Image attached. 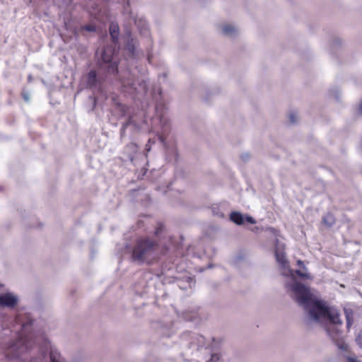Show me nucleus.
<instances>
[{"label":"nucleus","instance_id":"nucleus-6","mask_svg":"<svg viewBox=\"0 0 362 362\" xmlns=\"http://www.w3.org/2000/svg\"><path fill=\"white\" fill-rule=\"evenodd\" d=\"M98 85L97 72L95 70H90L87 76V86L90 88H95Z\"/></svg>","mask_w":362,"mask_h":362},{"label":"nucleus","instance_id":"nucleus-13","mask_svg":"<svg viewBox=\"0 0 362 362\" xmlns=\"http://www.w3.org/2000/svg\"><path fill=\"white\" fill-rule=\"evenodd\" d=\"M164 230V225L162 222H158L154 231L155 236H159Z\"/></svg>","mask_w":362,"mask_h":362},{"label":"nucleus","instance_id":"nucleus-19","mask_svg":"<svg viewBox=\"0 0 362 362\" xmlns=\"http://www.w3.org/2000/svg\"><path fill=\"white\" fill-rule=\"evenodd\" d=\"M122 86H123L124 88H126V87H127V86H130V88H132V86H134V83L132 82V81H128V82H126V81H122Z\"/></svg>","mask_w":362,"mask_h":362},{"label":"nucleus","instance_id":"nucleus-23","mask_svg":"<svg viewBox=\"0 0 362 362\" xmlns=\"http://www.w3.org/2000/svg\"><path fill=\"white\" fill-rule=\"evenodd\" d=\"M297 264H298L299 267H303V269H305V265H304V264H303V262L302 260L298 259V260L297 261Z\"/></svg>","mask_w":362,"mask_h":362},{"label":"nucleus","instance_id":"nucleus-21","mask_svg":"<svg viewBox=\"0 0 362 362\" xmlns=\"http://www.w3.org/2000/svg\"><path fill=\"white\" fill-rule=\"evenodd\" d=\"M348 362H360L356 356H349L347 358Z\"/></svg>","mask_w":362,"mask_h":362},{"label":"nucleus","instance_id":"nucleus-8","mask_svg":"<svg viewBox=\"0 0 362 362\" xmlns=\"http://www.w3.org/2000/svg\"><path fill=\"white\" fill-rule=\"evenodd\" d=\"M275 256L277 262L279 263L282 266V267L286 268L288 267V262L286 259L284 252H279L276 250L275 252Z\"/></svg>","mask_w":362,"mask_h":362},{"label":"nucleus","instance_id":"nucleus-2","mask_svg":"<svg viewBox=\"0 0 362 362\" xmlns=\"http://www.w3.org/2000/svg\"><path fill=\"white\" fill-rule=\"evenodd\" d=\"M165 249L160 246L158 240L150 237H141L136 240L132 249V258L140 263H150L165 255Z\"/></svg>","mask_w":362,"mask_h":362},{"label":"nucleus","instance_id":"nucleus-1","mask_svg":"<svg viewBox=\"0 0 362 362\" xmlns=\"http://www.w3.org/2000/svg\"><path fill=\"white\" fill-rule=\"evenodd\" d=\"M295 301L303 307L309 317L315 322L321 318L327 319L331 323L341 325L339 313L332 310L325 303L317 299L304 284L295 282L291 286Z\"/></svg>","mask_w":362,"mask_h":362},{"label":"nucleus","instance_id":"nucleus-7","mask_svg":"<svg viewBox=\"0 0 362 362\" xmlns=\"http://www.w3.org/2000/svg\"><path fill=\"white\" fill-rule=\"evenodd\" d=\"M139 146L135 143H129L125 146V151L128 153V157L131 160H133L134 156L137 153Z\"/></svg>","mask_w":362,"mask_h":362},{"label":"nucleus","instance_id":"nucleus-16","mask_svg":"<svg viewBox=\"0 0 362 362\" xmlns=\"http://www.w3.org/2000/svg\"><path fill=\"white\" fill-rule=\"evenodd\" d=\"M220 356L217 354H211V358L207 362H219Z\"/></svg>","mask_w":362,"mask_h":362},{"label":"nucleus","instance_id":"nucleus-22","mask_svg":"<svg viewBox=\"0 0 362 362\" xmlns=\"http://www.w3.org/2000/svg\"><path fill=\"white\" fill-rule=\"evenodd\" d=\"M289 119L291 123H294L296 122V115L294 113H291L289 115Z\"/></svg>","mask_w":362,"mask_h":362},{"label":"nucleus","instance_id":"nucleus-5","mask_svg":"<svg viewBox=\"0 0 362 362\" xmlns=\"http://www.w3.org/2000/svg\"><path fill=\"white\" fill-rule=\"evenodd\" d=\"M18 299L11 293H7L0 296V305L13 308L17 304Z\"/></svg>","mask_w":362,"mask_h":362},{"label":"nucleus","instance_id":"nucleus-24","mask_svg":"<svg viewBox=\"0 0 362 362\" xmlns=\"http://www.w3.org/2000/svg\"><path fill=\"white\" fill-rule=\"evenodd\" d=\"M358 111L361 114H362V102L361 103V104L358 107Z\"/></svg>","mask_w":362,"mask_h":362},{"label":"nucleus","instance_id":"nucleus-18","mask_svg":"<svg viewBox=\"0 0 362 362\" xmlns=\"http://www.w3.org/2000/svg\"><path fill=\"white\" fill-rule=\"evenodd\" d=\"M356 341L358 346L362 349V329L360 331V332L358 334Z\"/></svg>","mask_w":362,"mask_h":362},{"label":"nucleus","instance_id":"nucleus-4","mask_svg":"<svg viewBox=\"0 0 362 362\" xmlns=\"http://www.w3.org/2000/svg\"><path fill=\"white\" fill-rule=\"evenodd\" d=\"M113 54L114 49L107 46L103 49L101 59L105 64H107L106 67L107 73L115 74L118 72V64L112 61Z\"/></svg>","mask_w":362,"mask_h":362},{"label":"nucleus","instance_id":"nucleus-26","mask_svg":"<svg viewBox=\"0 0 362 362\" xmlns=\"http://www.w3.org/2000/svg\"><path fill=\"white\" fill-rule=\"evenodd\" d=\"M25 328V325H23V329Z\"/></svg>","mask_w":362,"mask_h":362},{"label":"nucleus","instance_id":"nucleus-14","mask_svg":"<svg viewBox=\"0 0 362 362\" xmlns=\"http://www.w3.org/2000/svg\"><path fill=\"white\" fill-rule=\"evenodd\" d=\"M235 31V29L231 25H225L223 27V33L226 35H230Z\"/></svg>","mask_w":362,"mask_h":362},{"label":"nucleus","instance_id":"nucleus-15","mask_svg":"<svg viewBox=\"0 0 362 362\" xmlns=\"http://www.w3.org/2000/svg\"><path fill=\"white\" fill-rule=\"evenodd\" d=\"M295 274L298 276H299L300 278H302V279H309L310 278L309 275L307 273L303 272H301L300 270H298V269H296L295 271Z\"/></svg>","mask_w":362,"mask_h":362},{"label":"nucleus","instance_id":"nucleus-12","mask_svg":"<svg viewBox=\"0 0 362 362\" xmlns=\"http://www.w3.org/2000/svg\"><path fill=\"white\" fill-rule=\"evenodd\" d=\"M50 362H61V355L55 351H50Z\"/></svg>","mask_w":362,"mask_h":362},{"label":"nucleus","instance_id":"nucleus-10","mask_svg":"<svg viewBox=\"0 0 362 362\" xmlns=\"http://www.w3.org/2000/svg\"><path fill=\"white\" fill-rule=\"evenodd\" d=\"M110 33L112 41L116 42L119 36V27L117 25L112 23L110 26Z\"/></svg>","mask_w":362,"mask_h":362},{"label":"nucleus","instance_id":"nucleus-25","mask_svg":"<svg viewBox=\"0 0 362 362\" xmlns=\"http://www.w3.org/2000/svg\"><path fill=\"white\" fill-rule=\"evenodd\" d=\"M347 324H348V326H349V325H351V322H350V320H349V319H348V322H347Z\"/></svg>","mask_w":362,"mask_h":362},{"label":"nucleus","instance_id":"nucleus-9","mask_svg":"<svg viewBox=\"0 0 362 362\" xmlns=\"http://www.w3.org/2000/svg\"><path fill=\"white\" fill-rule=\"evenodd\" d=\"M230 219L237 225H242L244 223L243 216L238 211L231 212L230 214Z\"/></svg>","mask_w":362,"mask_h":362},{"label":"nucleus","instance_id":"nucleus-11","mask_svg":"<svg viewBox=\"0 0 362 362\" xmlns=\"http://www.w3.org/2000/svg\"><path fill=\"white\" fill-rule=\"evenodd\" d=\"M322 222L324 224L331 226L334 222V216L329 213L327 214L325 216H323Z\"/></svg>","mask_w":362,"mask_h":362},{"label":"nucleus","instance_id":"nucleus-20","mask_svg":"<svg viewBox=\"0 0 362 362\" xmlns=\"http://www.w3.org/2000/svg\"><path fill=\"white\" fill-rule=\"evenodd\" d=\"M245 221L252 224H255L256 223V221L252 216H246Z\"/></svg>","mask_w":362,"mask_h":362},{"label":"nucleus","instance_id":"nucleus-17","mask_svg":"<svg viewBox=\"0 0 362 362\" xmlns=\"http://www.w3.org/2000/svg\"><path fill=\"white\" fill-rule=\"evenodd\" d=\"M82 29L89 32H93L96 30L95 25H86L82 27Z\"/></svg>","mask_w":362,"mask_h":362},{"label":"nucleus","instance_id":"nucleus-3","mask_svg":"<svg viewBox=\"0 0 362 362\" xmlns=\"http://www.w3.org/2000/svg\"><path fill=\"white\" fill-rule=\"evenodd\" d=\"M32 348L31 340L28 337H20L16 342L10 345L8 348V352H6V357H18L21 354L28 351Z\"/></svg>","mask_w":362,"mask_h":362}]
</instances>
